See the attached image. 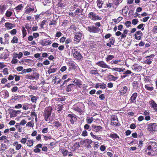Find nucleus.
Segmentation results:
<instances>
[{
    "label": "nucleus",
    "instance_id": "obj_1",
    "mask_svg": "<svg viewBox=\"0 0 157 157\" xmlns=\"http://www.w3.org/2000/svg\"><path fill=\"white\" fill-rule=\"evenodd\" d=\"M95 25L88 26L86 29L90 33H99L101 32V29L99 27L101 26L99 22H96L94 23Z\"/></svg>",
    "mask_w": 157,
    "mask_h": 157
},
{
    "label": "nucleus",
    "instance_id": "obj_2",
    "mask_svg": "<svg viewBox=\"0 0 157 157\" xmlns=\"http://www.w3.org/2000/svg\"><path fill=\"white\" fill-rule=\"evenodd\" d=\"M52 110V107L50 106L47 107L45 109L43 115L44 120L46 121H48L50 120Z\"/></svg>",
    "mask_w": 157,
    "mask_h": 157
},
{
    "label": "nucleus",
    "instance_id": "obj_3",
    "mask_svg": "<svg viewBox=\"0 0 157 157\" xmlns=\"http://www.w3.org/2000/svg\"><path fill=\"white\" fill-rule=\"evenodd\" d=\"M85 106L82 102H79L75 104L73 106V109L75 111L78 112L80 115L82 113Z\"/></svg>",
    "mask_w": 157,
    "mask_h": 157
},
{
    "label": "nucleus",
    "instance_id": "obj_4",
    "mask_svg": "<svg viewBox=\"0 0 157 157\" xmlns=\"http://www.w3.org/2000/svg\"><path fill=\"white\" fill-rule=\"evenodd\" d=\"M71 52L73 57L76 60H80L83 58V56L80 53L79 50L77 47H74L72 50Z\"/></svg>",
    "mask_w": 157,
    "mask_h": 157
},
{
    "label": "nucleus",
    "instance_id": "obj_5",
    "mask_svg": "<svg viewBox=\"0 0 157 157\" xmlns=\"http://www.w3.org/2000/svg\"><path fill=\"white\" fill-rule=\"evenodd\" d=\"M43 145L41 144H37L33 150V151L36 153H40L41 150L40 149L41 148L42 151H44L46 152L48 151V148L46 146L42 147Z\"/></svg>",
    "mask_w": 157,
    "mask_h": 157
},
{
    "label": "nucleus",
    "instance_id": "obj_6",
    "mask_svg": "<svg viewBox=\"0 0 157 157\" xmlns=\"http://www.w3.org/2000/svg\"><path fill=\"white\" fill-rule=\"evenodd\" d=\"M88 17L89 18L93 21L100 20L102 19L101 17L99 16L94 12H91L89 13L88 14Z\"/></svg>",
    "mask_w": 157,
    "mask_h": 157
},
{
    "label": "nucleus",
    "instance_id": "obj_7",
    "mask_svg": "<svg viewBox=\"0 0 157 157\" xmlns=\"http://www.w3.org/2000/svg\"><path fill=\"white\" fill-rule=\"evenodd\" d=\"M147 130L151 132L157 130V124L156 123H150L147 125Z\"/></svg>",
    "mask_w": 157,
    "mask_h": 157
},
{
    "label": "nucleus",
    "instance_id": "obj_8",
    "mask_svg": "<svg viewBox=\"0 0 157 157\" xmlns=\"http://www.w3.org/2000/svg\"><path fill=\"white\" fill-rule=\"evenodd\" d=\"M9 56V53L7 49H5L4 52L0 54V59L5 60Z\"/></svg>",
    "mask_w": 157,
    "mask_h": 157
},
{
    "label": "nucleus",
    "instance_id": "obj_9",
    "mask_svg": "<svg viewBox=\"0 0 157 157\" xmlns=\"http://www.w3.org/2000/svg\"><path fill=\"white\" fill-rule=\"evenodd\" d=\"M96 64L102 68H108L109 69H111L109 65H107V64L103 61H98Z\"/></svg>",
    "mask_w": 157,
    "mask_h": 157
},
{
    "label": "nucleus",
    "instance_id": "obj_10",
    "mask_svg": "<svg viewBox=\"0 0 157 157\" xmlns=\"http://www.w3.org/2000/svg\"><path fill=\"white\" fill-rule=\"evenodd\" d=\"M154 56L155 55L154 54H151L150 56H146V59L144 60V63L148 64H151L152 62L153 58Z\"/></svg>",
    "mask_w": 157,
    "mask_h": 157
},
{
    "label": "nucleus",
    "instance_id": "obj_11",
    "mask_svg": "<svg viewBox=\"0 0 157 157\" xmlns=\"http://www.w3.org/2000/svg\"><path fill=\"white\" fill-rule=\"evenodd\" d=\"M83 143L88 148H90L92 147L90 144H91L93 141L89 139H85L83 141Z\"/></svg>",
    "mask_w": 157,
    "mask_h": 157
},
{
    "label": "nucleus",
    "instance_id": "obj_12",
    "mask_svg": "<svg viewBox=\"0 0 157 157\" xmlns=\"http://www.w3.org/2000/svg\"><path fill=\"white\" fill-rule=\"evenodd\" d=\"M111 124L112 125H114L117 126H119L120 125L117 118L115 117L114 116L112 117Z\"/></svg>",
    "mask_w": 157,
    "mask_h": 157
},
{
    "label": "nucleus",
    "instance_id": "obj_13",
    "mask_svg": "<svg viewBox=\"0 0 157 157\" xmlns=\"http://www.w3.org/2000/svg\"><path fill=\"white\" fill-rule=\"evenodd\" d=\"M75 87V85L73 83H71L67 86L65 90L67 92H70L74 90Z\"/></svg>",
    "mask_w": 157,
    "mask_h": 157
},
{
    "label": "nucleus",
    "instance_id": "obj_14",
    "mask_svg": "<svg viewBox=\"0 0 157 157\" xmlns=\"http://www.w3.org/2000/svg\"><path fill=\"white\" fill-rule=\"evenodd\" d=\"M82 34L80 32L75 33L74 36V41L75 43H78L79 42L81 39Z\"/></svg>",
    "mask_w": 157,
    "mask_h": 157
},
{
    "label": "nucleus",
    "instance_id": "obj_15",
    "mask_svg": "<svg viewBox=\"0 0 157 157\" xmlns=\"http://www.w3.org/2000/svg\"><path fill=\"white\" fill-rule=\"evenodd\" d=\"M128 88L125 86L123 87L122 89L120 91L118 94H119V96H121L126 95L128 92Z\"/></svg>",
    "mask_w": 157,
    "mask_h": 157
},
{
    "label": "nucleus",
    "instance_id": "obj_16",
    "mask_svg": "<svg viewBox=\"0 0 157 157\" xmlns=\"http://www.w3.org/2000/svg\"><path fill=\"white\" fill-rule=\"evenodd\" d=\"M67 117L70 118V121L72 124H74L75 121L77 120L76 116L75 114H69L67 115Z\"/></svg>",
    "mask_w": 157,
    "mask_h": 157
},
{
    "label": "nucleus",
    "instance_id": "obj_17",
    "mask_svg": "<svg viewBox=\"0 0 157 157\" xmlns=\"http://www.w3.org/2000/svg\"><path fill=\"white\" fill-rule=\"evenodd\" d=\"M73 82L76 85L77 87L79 88H81L82 87V82L80 80L75 78Z\"/></svg>",
    "mask_w": 157,
    "mask_h": 157
},
{
    "label": "nucleus",
    "instance_id": "obj_18",
    "mask_svg": "<svg viewBox=\"0 0 157 157\" xmlns=\"http://www.w3.org/2000/svg\"><path fill=\"white\" fill-rule=\"evenodd\" d=\"M91 128L92 130L95 132H98L102 129V127L101 126H97L94 124H93Z\"/></svg>",
    "mask_w": 157,
    "mask_h": 157
},
{
    "label": "nucleus",
    "instance_id": "obj_19",
    "mask_svg": "<svg viewBox=\"0 0 157 157\" xmlns=\"http://www.w3.org/2000/svg\"><path fill=\"white\" fill-rule=\"evenodd\" d=\"M68 66L70 67H69V70L70 71V69H72L73 70H75L76 68V66L75 63V62L72 61H70L67 63Z\"/></svg>",
    "mask_w": 157,
    "mask_h": 157
},
{
    "label": "nucleus",
    "instance_id": "obj_20",
    "mask_svg": "<svg viewBox=\"0 0 157 157\" xmlns=\"http://www.w3.org/2000/svg\"><path fill=\"white\" fill-rule=\"evenodd\" d=\"M149 104L151 107L153 108L155 112H157V104L153 100L150 101Z\"/></svg>",
    "mask_w": 157,
    "mask_h": 157
},
{
    "label": "nucleus",
    "instance_id": "obj_21",
    "mask_svg": "<svg viewBox=\"0 0 157 157\" xmlns=\"http://www.w3.org/2000/svg\"><path fill=\"white\" fill-rule=\"evenodd\" d=\"M137 96V94L136 93H134L132 94L131 97L129 101L130 103H134L136 102V99Z\"/></svg>",
    "mask_w": 157,
    "mask_h": 157
},
{
    "label": "nucleus",
    "instance_id": "obj_22",
    "mask_svg": "<svg viewBox=\"0 0 157 157\" xmlns=\"http://www.w3.org/2000/svg\"><path fill=\"white\" fill-rule=\"evenodd\" d=\"M132 68L133 70L137 71H139L141 70L142 67L141 66L136 63L134 64L132 66Z\"/></svg>",
    "mask_w": 157,
    "mask_h": 157
},
{
    "label": "nucleus",
    "instance_id": "obj_23",
    "mask_svg": "<svg viewBox=\"0 0 157 157\" xmlns=\"http://www.w3.org/2000/svg\"><path fill=\"white\" fill-rule=\"evenodd\" d=\"M95 87L96 88L100 87L101 89H105L106 88V84L104 83H97L95 84Z\"/></svg>",
    "mask_w": 157,
    "mask_h": 157
},
{
    "label": "nucleus",
    "instance_id": "obj_24",
    "mask_svg": "<svg viewBox=\"0 0 157 157\" xmlns=\"http://www.w3.org/2000/svg\"><path fill=\"white\" fill-rule=\"evenodd\" d=\"M148 155H157V149H154L152 148L151 150L147 153Z\"/></svg>",
    "mask_w": 157,
    "mask_h": 157
},
{
    "label": "nucleus",
    "instance_id": "obj_25",
    "mask_svg": "<svg viewBox=\"0 0 157 157\" xmlns=\"http://www.w3.org/2000/svg\"><path fill=\"white\" fill-rule=\"evenodd\" d=\"M52 42L50 40H40V43L43 46L47 45L48 44H51Z\"/></svg>",
    "mask_w": 157,
    "mask_h": 157
},
{
    "label": "nucleus",
    "instance_id": "obj_26",
    "mask_svg": "<svg viewBox=\"0 0 157 157\" xmlns=\"http://www.w3.org/2000/svg\"><path fill=\"white\" fill-rule=\"evenodd\" d=\"M107 78L109 81H115L117 80L118 77L117 76H114V75H111L110 73L107 76Z\"/></svg>",
    "mask_w": 157,
    "mask_h": 157
},
{
    "label": "nucleus",
    "instance_id": "obj_27",
    "mask_svg": "<svg viewBox=\"0 0 157 157\" xmlns=\"http://www.w3.org/2000/svg\"><path fill=\"white\" fill-rule=\"evenodd\" d=\"M132 72L130 70H127L124 73H123V75H121V78L123 79L127 77L128 75L131 74Z\"/></svg>",
    "mask_w": 157,
    "mask_h": 157
},
{
    "label": "nucleus",
    "instance_id": "obj_28",
    "mask_svg": "<svg viewBox=\"0 0 157 157\" xmlns=\"http://www.w3.org/2000/svg\"><path fill=\"white\" fill-rule=\"evenodd\" d=\"M7 149V145L4 143H1L0 147V152H2L5 151Z\"/></svg>",
    "mask_w": 157,
    "mask_h": 157
},
{
    "label": "nucleus",
    "instance_id": "obj_29",
    "mask_svg": "<svg viewBox=\"0 0 157 157\" xmlns=\"http://www.w3.org/2000/svg\"><path fill=\"white\" fill-rule=\"evenodd\" d=\"M145 88L148 90L152 91L154 89V87L153 86V85L151 84H146L145 85Z\"/></svg>",
    "mask_w": 157,
    "mask_h": 157
},
{
    "label": "nucleus",
    "instance_id": "obj_30",
    "mask_svg": "<svg viewBox=\"0 0 157 157\" xmlns=\"http://www.w3.org/2000/svg\"><path fill=\"white\" fill-rule=\"evenodd\" d=\"M109 42L106 44V45L108 46L111 47V45H114V44L115 43V40L113 37H111L109 39Z\"/></svg>",
    "mask_w": 157,
    "mask_h": 157
},
{
    "label": "nucleus",
    "instance_id": "obj_31",
    "mask_svg": "<svg viewBox=\"0 0 157 157\" xmlns=\"http://www.w3.org/2000/svg\"><path fill=\"white\" fill-rule=\"evenodd\" d=\"M95 69H91L89 71V73L90 74L92 75H95L97 76L99 75V74L98 73V71L97 68H94Z\"/></svg>",
    "mask_w": 157,
    "mask_h": 157
},
{
    "label": "nucleus",
    "instance_id": "obj_32",
    "mask_svg": "<svg viewBox=\"0 0 157 157\" xmlns=\"http://www.w3.org/2000/svg\"><path fill=\"white\" fill-rule=\"evenodd\" d=\"M13 145L15 147L16 150H20L22 147L21 145L18 144L17 141L14 142L13 143Z\"/></svg>",
    "mask_w": 157,
    "mask_h": 157
},
{
    "label": "nucleus",
    "instance_id": "obj_33",
    "mask_svg": "<svg viewBox=\"0 0 157 157\" xmlns=\"http://www.w3.org/2000/svg\"><path fill=\"white\" fill-rule=\"evenodd\" d=\"M148 144H150L152 149L153 148L154 149H157V144L156 142L155 141H150L148 143Z\"/></svg>",
    "mask_w": 157,
    "mask_h": 157
},
{
    "label": "nucleus",
    "instance_id": "obj_34",
    "mask_svg": "<svg viewBox=\"0 0 157 157\" xmlns=\"http://www.w3.org/2000/svg\"><path fill=\"white\" fill-rule=\"evenodd\" d=\"M7 137L6 136H2L0 137V141L2 142L4 141V143H6L9 142L10 140L6 139Z\"/></svg>",
    "mask_w": 157,
    "mask_h": 157
},
{
    "label": "nucleus",
    "instance_id": "obj_35",
    "mask_svg": "<svg viewBox=\"0 0 157 157\" xmlns=\"http://www.w3.org/2000/svg\"><path fill=\"white\" fill-rule=\"evenodd\" d=\"M6 5L0 4V13H3L5 10L6 9Z\"/></svg>",
    "mask_w": 157,
    "mask_h": 157
},
{
    "label": "nucleus",
    "instance_id": "obj_36",
    "mask_svg": "<svg viewBox=\"0 0 157 157\" xmlns=\"http://www.w3.org/2000/svg\"><path fill=\"white\" fill-rule=\"evenodd\" d=\"M25 62L27 63V65L29 66H32L33 65L34 61L29 59H25Z\"/></svg>",
    "mask_w": 157,
    "mask_h": 157
},
{
    "label": "nucleus",
    "instance_id": "obj_37",
    "mask_svg": "<svg viewBox=\"0 0 157 157\" xmlns=\"http://www.w3.org/2000/svg\"><path fill=\"white\" fill-rule=\"evenodd\" d=\"M96 3L97 6L100 9L102 7L104 2L102 0H97Z\"/></svg>",
    "mask_w": 157,
    "mask_h": 157
},
{
    "label": "nucleus",
    "instance_id": "obj_38",
    "mask_svg": "<svg viewBox=\"0 0 157 157\" xmlns=\"http://www.w3.org/2000/svg\"><path fill=\"white\" fill-rule=\"evenodd\" d=\"M13 25L10 22H6L5 24V26L9 29H11L13 27Z\"/></svg>",
    "mask_w": 157,
    "mask_h": 157
},
{
    "label": "nucleus",
    "instance_id": "obj_39",
    "mask_svg": "<svg viewBox=\"0 0 157 157\" xmlns=\"http://www.w3.org/2000/svg\"><path fill=\"white\" fill-rule=\"evenodd\" d=\"M34 10L35 9L34 6L32 7V8L29 7V8H28L25 10V13L26 14L29 13L31 12L34 11Z\"/></svg>",
    "mask_w": 157,
    "mask_h": 157
},
{
    "label": "nucleus",
    "instance_id": "obj_40",
    "mask_svg": "<svg viewBox=\"0 0 157 157\" xmlns=\"http://www.w3.org/2000/svg\"><path fill=\"white\" fill-rule=\"evenodd\" d=\"M52 66L51 65L49 68V70L48 71V73L49 74L56 72L57 70V68H51Z\"/></svg>",
    "mask_w": 157,
    "mask_h": 157
},
{
    "label": "nucleus",
    "instance_id": "obj_41",
    "mask_svg": "<svg viewBox=\"0 0 157 157\" xmlns=\"http://www.w3.org/2000/svg\"><path fill=\"white\" fill-rule=\"evenodd\" d=\"M109 137L113 140H115L117 138H119V136L117 133H111Z\"/></svg>",
    "mask_w": 157,
    "mask_h": 157
},
{
    "label": "nucleus",
    "instance_id": "obj_42",
    "mask_svg": "<svg viewBox=\"0 0 157 157\" xmlns=\"http://www.w3.org/2000/svg\"><path fill=\"white\" fill-rule=\"evenodd\" d=\"M29 97H31L30 100L33 102L36 103L37 101V98L36 96H33L32 95H30Z\"/></svg>",
    "mask_w": 157,
    "mask_h": 157
},
{
    "label": "nucleus",
    "instance_id": "obj_43",
    "mask_svg": "<svg viewBox=\"0 0 157 157\" xmlns=\"http://www.w3.org/2000/svg\"><path fill=\"white\" fill-rule=\"evenodd\" d=\"M34 143V141L33 140H27L26 144L28 146L31 147L33 146Z\"/></svg>",
    "mask_w": 157,
    "mask_h": 157
},
{
    "label": "nucleus",
    "instance_id": "obj_44",
    "mask_svg": "<svg viewBox=\"0 0 157 157\" xmlns=\"http://www.w3.org/2000/svg\"><path fill=\"white\" fill-rule=\"evenodd\" d=\"M57 5L59 7L63 8L65 6L66 4L65 3L62 2V0H60V1L58 2Z\"/></svg>",
    "mask_w": 157,
    "mask_h": 157
},
{
    "label": "nucleus",
    "instance_id": "obj_45",
    "mask_svg": "<svg viewBox=\"0 0 157 157\" xmlns=\"http://www.w3.org/2000/svg\"><path fill=\"white\" fill-rule=\"evenodd\" d=\"M90 135L93 138L96 139L97 140H102V138L101 137L94 135L92 132L90 133Z\"/></svg>",
    "mask_w": 157,
    "mask_h": 157
},
{
    "label": "nucleus",
    "instance_id": "obj_46",
    "mask_svg": "<svg viewBox=\"0 0 157 157\" xmlns=\"http://www.w3.org/2000/svg\"><path fill=\"white\" fill-rule=\"evenodd\" d=\"M114 58V56L112 55H108L105 58V60L106 62H109V61L112 60Z\"/></svg>",
    "mask_w": 157,
    "mask_h": 157
},
{
    "label": "nucleus",
    "instance_id": "obj_47",
    "mask_svg": "<svg viewBox=\"0 0 157 157\" xmlns=\"http://www.w3.org/2000/svg\"><path fill=\"white\" fill-rule=\"evenodd\" d=\"M26 127L33 128L34 126V123L33 120L28 122L26 125Z\"/></svg>",
    "mask_w": 157,
    "mask_h": 157
},
{
    "label": "nucleus",
    "instance_id": "obj_48",
    "mask_svg": "<svg viewBox=\"0 0 157 157\" xmlns=\"http://www.w3.org/2000/svg\"><path fill=\"white\" fill-rule=\"evenodd\" d=\"M94 118L93 117H87L86 119V122L89 124H90L94 121Z\"/></svg>",
    "mask_w": 157,
    "mask_h": 157
},
{
    "label": "nucleus",
    "instance_id": "obj_49",
    "mask_svg": "<svg viewBox=\"0 0 157 157\" xmlns=\"http://www.w3.org/2000/svg\"><path fill=\"white\" fill-rule=\"evenodd\" d=\"M18 38L17 36H14L11 40V42L13 44H17L18 43Z\"/></svg>",
    "mask_w": 157,
    "mask_h": 157
},
{
    "label": "nucleus",
    "instance_id": "obj_50",
    "mask_svg": "<svg viewBox=\"0 0 157 157\" xmlns=\"http://www.w3.org/2000/svg\"><path fill=\"white\" fill-rule=\"evenodd\" d=\"M22 37L24 38L27 35L26 30L25 29V27H22Z\"/></svg>",
    "mask_w": 157,
    "mask_h": 157
},
{
    "label": "nucleus",
    "instance_id": "obj_51",
    "mask_svg": "<svg viewBox=\"0 0 157 157\" xmlns=\"http://www.w3.org/2000/svg\"><path fill=\"white\" fill-rule=\"evenodd\" d=\"M53 123L54 124V126L56 127L57 128L62 125L58 121H55Z\"/></svg>",
    "mask_w": 157,
    "mask_h": 157
},
{
    "label": "nucleus",
    "instance_id": "obj_52",
    "mask_svg": "<svg viewBox=\"0 0 157 157\" xmlns=\"http://www.w3.org/2000/svg\"><path fill=\"white\" fill-rule=\"evenodd\" d=\"M65 98H56L53 99L52 100V101H65Z\"/></svg>",
    "mask_w": 157,
    "mask_h": 157
},
{
    "label": "nucleus",
    "instance_id": "obj_53",
    "mask_svg": "<svg viewBox=\"0 0 157 157\" xmlns=\"http://www.w3.org/2000/svg\"><path fill=\"white\" fill-rule=\"evenodd\" d=\"M61 151L64 156H66L68 153V151L65 149H61Z\"/></svg>",
    "mask_w": 157,
    "mask_h": 157
},
{
    "label": "nucleus",
    "instance_id": "obj_54",
    "mask_svg": "<svg viewBox=\"0 0 157 157\" xmlns=\"http://www.w3.org/2000/svg\"><path fill=\"white\" fill-rule=\"evenodd\" d=\"M40 75L39 73L36 72H35L33 73V79L37 80L39 79Z\"/></svg>",
    "mask_w": 157,
    "mask_h": 157
},
{
    "label": "nucleus",
    "instance_id": "obj_55",
    "mask_svg": "<svg viewBox=\"0 0 157 157\" xmlns=\"http://www.w3.org/2000/svg\"><path fill=\"white\" fill-rule=\"evenodd\" d=\"M23 6L22 5V4H21L18 5L14 9L16 11H17L18 10H21L23 8Z\"/></svg>",
    "mask_w": 157,
    "mask_h": 157
},
{
    "label": "nucleus",
    "instance_id": "obj_56",
    "mask_svg": "<svg viewBox=\"0 0 157 157\" xmlns=\"http://www.w3.org/2000/svg\"><path fill=\"white\" fill-rule=\"evenodd\" d=\"M20 125L18 123H17L15 125V127L19 132H21L22 131V129L20 128Z\"/></svg>",
    "mask_w": 157,
    "mask_h": 157
},
{
    "label": "nucleus",
    "instance_id": "obj_57",
    "mask_svg": "<svg viewBox=\"0 0 157 157\" xmlns=\"http://www.w3.org/2000/svg\"><path fill=\"white\" fill-rule=\"evenodd\" d=\"M12 13H13L12 12L9 10H7L5 13V16L7 17H9L12 15Z\"/></svg>",
    "mask_w": 157,
    "mask_h": 157
},
{
    "label": "nucleus",
    "instance_id": "obj_58",
    "mask_svg": "<svg viewBox=\"0 0 157 157\" xmlns=\"http://www.w3.org/2000/svg\"><path fill=\"white\" fill-rule=\"evenodd\" d=\"M64 104H62L61 105V104H59L57 105V106L56 107V109H59L61 110H62L63 109V108L64 107L63 106L64 105Z\"/></svg>",
    "mask_w": 157,
    "mask_h": 157
},
{
    "label": "nucleus",
    "instance_id": "obj_59",
    "mask_svg": "<svg viewBox=\"0 0 157 157\" xmlns=\"http://www.w3.org/2000/svg\"><path fill=\"white\" fill-rule=\"evenodd\" d=\"M82 11L79 8H77L75 11L74 13H75V15H77L78 14L80 13H82Z\"/></svg>",
    "mask_w": 157,
    "mask_h": 157
},
{
    "label": "nucleus",
    "instance_id": "obj_60",
    "mask_svg": "<svg viewBox=\"0 0 157 157\" xmlns=\"http://www.w3.org/2000/svg\"><path fill=\"white\" fill-rule=\"evenodd\" d=\"M2 72L3 74L5 75H7L9 74V72L8 71V69L7 68H4Z\"/></svg>",
    "mask_w": 157,
    "mask_h": 157
},
{
    "label": "nucleus",
    "instance_id": "obj_61",
    "mask_svg": "<svg viewBox=\"0 0 157 157\" xmlns=\"http://www.w3.org/2000/svg\"><path fill=\"white\" fill-rule=\"evenodd\" d=\"M70 28L71 29L73 30L74 31H76L77 28L75 25L72 24L71 25Z\"/></svg>",
    "mask_w": 157,
    "mask_h": 157
},
{
    "label": "nucleus",
    "instance_id": "obj_62",
    "mask_svg": "<svg viewBox=\"0 0 157 157\" xmlns=\"http://www.w3.org/2000/svg\"><path fill=\"white\" fill-rule=\"evenodd\" d=\"M29 88L30 90H37L38 89V87L35 86H33L32 85H30L29 86Z\"/></svg>",
    "mask_w": 157,
    "mask_h": 157
},
{
    "label": "nucleus",
    "instance_id": "obj_63",
    "mask_svg": "<svg viewBox=\"0 0 157 157\" xmlns=\"http://www.w3.org/2000/svg\"><path fill=\"white\" fill-rule=\"evenodd\" d=\"M126 7H125L122 10V13L123 14L124 13V15H126L128 12V11L127 10H126L125 8Z\"/></svg>",
    "mask_w": 157,
    "mask_h": 157
},
{
    "label": "nucleus",
    "instance_id": "obj_64",
    "mask_svg": "<svg viewBox=\"0 0 157 157\" xmlns=\"http://www.w3.org/2000/svg\"><path fill=\"white\" fill-rule=\"evenodd\" d=\"M17 32V30L15 29H14L10 31V33L12 35H15Z\"/></svg>",
    "mask_w": 157,
    "mask_h": 157
}]
</instances>
